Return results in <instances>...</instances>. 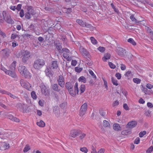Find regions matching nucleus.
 I'll return each instance as SVG.
<instances>
[{"instance_id":"72a5a7b5","label":"nucleus","mask_w":153,"mask_h":153,"mask_svg":"<svg viewBox=\"0 0 153 153\" xmlns=\"http://www.w3.org/2000/svg\"><path fill=\"white\" fill-rule=\"evenodd\" d=\"M30 149V147L29 145L27 144L25 145L23 150L24 152H26Z\"/></svg>"},{"instance_id":"09e8293b","label":"nucleus","mask_w":153,"mask_h":153,"mask_svg":"<svg viewBox=\"0 0 153 153\" xmlns=\"http://www.w3.org/2000/svg\"><path fill=\"white\" fill-rule=\"evenodd\" d=\"M69 53H63V56L64 58L68 59L69 58Z\"/></svg>"},{"instance_id":"4c0bfd02","label":"nucleus","mask_w":153,"mask_h":153,"mask_svg":"<svg viewBox=\"0 0 153 153\" xmlns=\"http://www.w3.org/2000/svg\"><path fill=\"white\" fill-rule=\"evenodd\" d=\"M90 39L91 40V42L93 45H96L97 44V40L94 37H91Z\"/></svg>"},{"instance_id":"13d9d810","label":"nucleus","mask_w":153,"mask_h":153,"mask_svg":"<svg viewBox=\"0 0 153 153\" xmlns=\"http://www.w3.org/2000/svg\"><path fill=\"white\" fill-rule=\"evenodd\" d=\"M53 111L55 113H56L58 112V111H59L58 109V107L57 106H55L53 108Z\"/></svg>"},{"instance_id":"6ab92c4d","label":"nucleus","mask_w":153,"mask_h":153,"mask_svg":"<svg viewBox=\"0 0 153 153\" xmlns=\"http://www.w3.org/2000/svg\"><path fill=\"white\" fill-rule=\"evenodd\" d=\"M27 12L30 14L32 15L33 16L35 14V12L33 9V7L31 6H29L27 7Z\"/></svg>"},{"instance_id":"5701e85b","label":"nucleus","mask_w":153,"mask_h":153,"mask_svg":"<svg viewBox=\"0 0 153 153\" xmlns=\"http://www.w3.org/2000/svg\"><path fill=\"white\" fill-rule=\"evenodd\" d=\"M16 62L14 61L9 66V69L13 71H15Z\"/></svg>"},{"instance_id":"aec40b11","label":"nucleus","mask_w":153,"mask_h":153,"mask_svg":"<svg viewBox=\"0 0 153 153\" xmlns=\"http://www.w3.org/2000/svg\"><path fill=\"white\" fill-rule=\"evenodd\" d=\"M26 78L30 79L31 77V74L29 71L27 69L25 72L22 74Z\"/></svg>"},{"instance_id":"ddd939ff","label":"nucleus","mask_w":153,"mask_h":153,"mask_svg":"<svg viewBox=\"0 0 153 153\" xmlns=\"http://www.w3.org/2000/svg\"><path fill=\"white\" fill-rule=\"evenodd\" d=\"M0 53L4 57L7 58L9 56L10 52L7 49L5 48L2 50L0 51Z\"/></svg>"},{"instance_id":"9b49d317","label":"nucleus","mask_w":153,"mask_h":153,"mask_svg":"<svg viewBox=\"0 0 153 153\" xmlns=\"http://www.w3.org/2000/svg\"><path fill=\"white\" fill-rule=\"evenodd\" d=\"M79 50L80 52L83 56L89 58L90 57V55L88 52L82 47H80Z\"/></svg>"},{"instance_id":"f704fd0d","label":"nucleus","mask_w":153,"mask_h":153,"mask_svg":"<svg viewBox=\"0 0 153 153\" xmlns=\"http://www.w3.org/2000/svg\"><path fill=\"white\" fill-rule=\"evenodd\" d=\"M103 125L105 127H109L110 124L106 120H104L103 121Z\"/></svg>"},{"instance_id":"7c9ffc66","label":"nucleus","mask_w":153,"mask_h":153,"mask_svg":"<svg viewBox=\"0 0 153 153\" xmlns=\"http://www.w3.org/2000/svg\"><path fill=\"white\" fill-rule=\"evenodd\" d=\"M86 78L83 76H80L78 79V81L79 82H83L84 83L86 82Z\"/></svg>"},{"instance_id":"a18cd8bd","label":"nucleus","mask_w":153,"mask_h":153,"mask_svg":"<svg viewBox=\"0 0 153 153\" xmlns=\"http://www.w3.org/2000/svg\"><path fill=\"white\" fill-rule=\"evenodd\" d=\"M62 52L61 53H69V51L68 49L66 48H63L62 49Z\"/></svg>"},{"instance_id":"20e7f679","label":"nucleus","mask_w":153,"mask_h":153,"mask_svg":"<svg viewBox=\"0 0 153 153\" xmlns=\"http://www.w3.org/2000/svg\"><path fill=\"white\" fill-rule=\"evenodd\" d=\"M16 106L18 109L23 113H27L29 112L28 107L26 104L19 103L17 104Z\"/></svg>"},{"instance_id":"338daca9","label":"nucleus","mask_w":153,"mask_h":153,"mask_svg":"<svg viewBox=\"0 0 153 153\" xmlns=\"http://www.w3.org/2000/svg\"><path fill=\"white\" fill-rule=\"evenodd\" d=\"M123 108L126 110H129V108L127 105L126 103H124L123 105Z\"/></svg>"},{"instance_id":"69168bd1","label":"nucleus","mask_w":153,"mask_h":153,"mask_svg":"<svg viewBox=\"0 0 153 153\" xmlns=\"http://www.w3.org/2000/svg\"><path fill=\"white\" fill-rule=\"evenodd\" d=\"M115 76L118 79H120L121 77V74L119 73H117L115 74Z\"/></svg>"},{"instance_id":"473e14b6","label":"nucleus","mask_w":153,"mask_h":153,"mask_svg":"<svg viewBox=\"0 0 153 153\" xmlns=\"http://www.w3.org/2000/svg\"><path fill=\"white\" fill-rule=\"evenodd\" d=\"M128 42L131 44L133 45H136V43L132 38H129L128 40Z\"/></svg>"},{"instance_id":"a878e982","label":"nucleus","mask_w":153,"mask_h":153,"mask_svg":"<svg viewBox=\"0 0 153 153\" xmlns=\"http://www.w3.org/2000/svg\"><path fill=\"white\" fill-rule=\"evenodd\" d=\"M36 124L39 126L41 127H44L45 126V123L42 120H40L39 122H37Z\"/></svg>"},{"instance_id":"3c124183","label":"nucleus","mask_w":153,"mask_h":153,"mask_svg":"<svg viewBox=\"0 0 153 153\" xmlns=\"http://www.w3.org/2000/svg\"><path fill=\"white\" fill-rule=\"evenodd\" d=\"M31 14L27 12L25 14V17L26 19H29L30 18Z\"/></svg>"},{"instance_id":"4be33fe9","label":"nucleus","mask_w":153,"mask_h":153,"mask_svg":"<svg viewBox=\"0 0 153 153\" xmlns=\"http://www.w3.org/2000/svg\"><path fill=\"white\" fill-rule=\"evenodd\" d=\"M110 57L111 54L107 53L104 54V56L102 58V60L104 62H106L107 60L109 59Z\"/></svg>"},{"instance_id":"6e6552de","label":"nucleus","mask_w":153,"mask_h":153,"mask_svg":"<svg viewBox=\"0 0 153 153\" xmlns=\"http://www.w3.org/2000/svg\"><path fill=\"white\" fill-rule=\"evenodd\" d=\"M81 133V131L78 129H73L71 131L70 134V136L74 138H75L79 136Z\"/></svg>"},{"instance_id":"c85d7f7f","label":"nucleus","mask_w":153,"mask_h":153,"mask_svg":"<svg viewBox=\"0 0 153 153\" xmlns=\"http://www.w3.org/2000/svg\"><path fill=\"white\" fill-rule=\"evenodd\" d=\"M45 72L46 75L49 77H50L52 76V73H51L50 69L49 68H47V69L45 70Z\"/></svg>"},{"instance_id":"ea45409f","label":"nucleus","mask_w":153,"mask_h":153,"mask_svg":"<svg viewBox=\"0 0 153 153\" xmlns=\"http://www.w3.org/2000/svg\"><path fill=\"white\" fill-rule=\"evenodd\" d=\"M133 81L135 83L138 84L140 83L141 80L138 78H134L133 79Z\"/></svg>"},{"instance_id":"bb28decb","label":"nucleus","mask_w":153,"mask_h":153,"mask_svg":"<svg viewBox=\"0 0 153 153\" xmlns=\"http://www.w3.org/2000/svg\"><path fill=\"white\" fill-rule=\"evenodd\" d=\"M113 128L115 131H119L120 130V126L119 124L115 123L113 125Z\"/></svg>"},{"instance_id":"f03ea898","label":"nucleus","mask_w":153,"mask_h":153,"mask_svg":"<svg viewBox=\"0 0 153 153\" xmlns=\"http://www.w3.org/2000/svg\"><path fill=\"white\" fill-rule=\"evenodd\" d=\"M45 64V61L42 59H38L34 61L33 67L36 69H40Z\"/></svg>"},{"instance_id":"423d86ee","label":"nucleus","mask_w":153,"mask_h":153,"mask_svg":"<svg viewBox=\"0 0 153 153\" xmlns=\"http://www.w3.org/2000/svg\"><path fill=\"white\" fill-rule=\"evenodd\" d=\"M7 13L5 11H4L2 12V15L5 21L7 23L13 24L14 23V21L11 19L10 15H6Z\"/></svg>"},{"instance_id":"864d4df0","label":"nucleus","mask_w":153,"mask_h":153,"mask_svg":"<svg viewBox=\"0 0 153 153\" xmlns=\"http://www.w3.org/2000/svg\"><path fill=\"white\" fill-rule=\"evenodd\" d=\"M72 12V9L70 8L66 9L64 11V12L67 13H70Z\"/></svg>"},{"instance_id":"58836bf2","label":"nucleus","mask_w":153,"mask_h":153,"mask_svg":"<svg viewBox=\"0 0 153 153\" xmlns=\"http://www.w3.org/2000/svg\"><path fill=\"white\" fill-rule=\"evenodd\" d=\"M31 96L32 98L33 99H36L37 98V96L34 91H32L31 93Z\"/></svg>"},{"instance_id":"7ed1b4c3","label":"nucleus","mask_w":153,"mask_h":153,"mask_svg":"<svg viewBox=\"0 0 153 153\" xmlns=\"http://www.w3.org/2000/svg\"><path fill=\"white\" fill-rule=\"evenodd\" d=\"M74 90L73 88L68 91L69 94L73 97H75L77 94H78L79 92L78 84L77 82H76L74 86Z\"/></svg>"},{"instance_id":"4468645a","label":"nucleus","mask_w":153,"mask_h":153,"mask_svg":"<svg viewBox=\"0 0 153 153\" xmlns=\"http://www.w3.org/2000/svg\"><path fill=\"white\" fill-rule=\"evenodd\" d=\"M54 44L56 47V49L57 50L59 53H61V50L62 49V46L59 42L57 40L56 41H54Z\"/></svg>"},{"instance_id":"2f4dec72","label":"nucleus","mask_w":153,"mask_h":153,"mask_svg":"<svg viewBox=\"0 0 153 153\" xmlns=\"http://www.w3.org/2000/svg\"><path fill=\"white\" fill-rule=\"evenodd\" d=\"M111 79V82L114 85L117 86L118 85L117 80L114 78L112 77Z\"/></svg>"},{"instance_id":"f3484780","label":"nucleus","mask_w":153,"mask_h":153,"mask_svg":"<svg viewBox=\"0 0 153 153\" xmlns=\"http://www.w3.org/2000/svg\"><path fill=\"white\" fill-rule=\"evenodd\" d=\"M65 87L68 91L73 88H74V84L72 82H67L65 84Z\"/></svg>"},{"instance_id":"37998d69","label":"nucleus","mask_w":153,"mask_h":153,"mask_svg":"<svg viewBox=\"0 0 153 153\" xmlns=\"http://www.w3.org/2000/svg\"><path fill=\"white\" fill-rule=\"evenodd\" d=\"M9 92L4 90L2 89H0V93L3 94H5L8 95V93Z\"/></svg>"},{"instance_id":"c03bdc74","label":"nucleus","mask_w":153,"mask_h":153,"mask_svg":"<svg viewBox=\"0 0 153 153\" xmlns=\"http://www.w3.org/2000/svg\"><path fill=\"white\" fill-rule=\"evenodd\" d=\"M80 150L84 153H87L88 151L87 148L85 147L81 148L80 149Z\"/></svg>"},{"instance_id":"e433bc0d","label":"nucleus","mask_w":153,"mask_h":153,"mask_svg":"<svg viewBox=\"0 0 153 153\" xmlns=\"http://www.w3.org/2000/svg\"><path fill=\"white\" fill-rule=\"evenodd\" d=\"M83 27H85L90 29H92L93 28V26L85 22V24L84 26H83Z\"/></svg>"},{"instance_id":"1a4fd4ad","label":"nucleus","mask_w":153,"mask_h":153,"mask_svg":"<svg viewBox=\"0 0 153 153\" xmlns=\"http://www.w3.org/2000/svg\"><path fill=\"white\" fill-rule=\"evenodd\" d=\"M57 82L58 85L61 87L64 88L65 83V79L62 75H61L58 76Z\"/></svg>"},{"instance_id":"412c9836","label":"nucleus","mask_w":153,"mask_h":153,"mask_svg":"<svg viewBox=\"0 0 153 153\" xmlns=\"http://www.w3.org/2000/svg\"><path fill=\"white\" fill-rule=\"evenodd\" d=\"M27 68L25 66L22 65L19 66V68L18 70L19 72L22 74L25 72V71L27 70Z\"/></svg>"},{"instance_id":"49530a36","label":"nucleus","mask_w":153,"mask_h":153,"mask_svg":"<svg viewBox=\"0 0 153 153\" xmlns=\"http://www.w3.org/2000/svg\"><path fill=\"white\" fill-rule=\"evenodd\" d=\"M97 49L100 51L101 52H103L105 50V48L102 47H99Z\"/></svg>"},{"instance_id":"2eb2a0df","label":"nucleus","mask_w":153,"mask_h":153,"mask_svg":"<svg viewBox=\"0 0 153 153\" xmlns=\"http://www.w3.org/2000/svg\"><path fill=\"white\" fill-rule=\"evenodd\" d=\"M116 52L119 56H123L124 53H126L125 50L120 47H118L117 48Z\"/></svg>"},{"instance_id":"5fc2aeb1","label":"nucleus","mask_w":153,"mask_h":153,"mask_svg":"<svg viewBox=\"0 0 153 153\" xmlns=\"http://www.w3.org/2000/svg\"><path fill=\"white\" fill-rule=\"evenodd\" d=\"M153 151V147L150 146L147 150L146 152L147 153H151Z\"/></svg>"},{"instance_id":"a211bd4d","label":"nucleus","mask_w":153,"mask_h":153,"mask_svg":"<svg viewBox=\"0 0 153 153\" xmlns=\"http://www.w3.org/2000/svg\"><path fill=\"white\" fill-rule=\"evenodd\" d=\"M6 74L9 75L13 78H15L17 77V75L14 71L9 70Z\"/></svg>"},{"instance_id":"bf43d9fd","label":"nucleus","mask_w":153,"mask_h":153,"mask_svg":"<svg viewBox=\"0 0 153 153\" xmlns=\"http://www.w3.org/2000/svg\"><path fill=\"white\" fill-rule=\"evenodd\" d=\"M131 71H127L126 74H125V76H126L128 77L131 75Z\"/></svg>"},{"instance_id":"f257e3e1","label":"nucleus","mask_w":153,"mask_h":153,"mask_svg":"<svg viewBox=\"0 0 153 153\" xmlns=\"http://www.w3.org/2000/svg\"><path fill=\"white\" fill-rule=\"evenodd\" d=\"M22 61L25 64L27 63V61L31 58V55L30 51L27 50H23L22 52Z\"/></svg>"},{"instance_id":"79ce46f5","label":"nucleus","mask_w":153,"mask_h":153,"mask_svg":"<svg viewBox=\"0 0 153 153\" xmlns=\"http://www.w3.org/2000/svg\"><path fill=\"white\" fill-rule=\"evenodd\" d=\"M146 131H144L140 132L139 134V136L140 137H143L144 135L146 134Z\"/></svg>"},{"instance_id":"6e6d98bb","label":"nucleus","mask_w":153,"mask_h":153,"mask_svg":"<svg viewBox=\"0 0 153 153\" xmlns=\"http://www.w3.org/2000/svg\"><path fill=\"white\" fill-rule=\"evenodd\" d=\"M108 65L111 68L114 69L116 67L115 65L111 62H109Z\"/></svg>"},{"instance_id":"c9c22d12","label":"nucleus","mask_w":153,"mask_h":153,"mask_svg":"<svg viewBox=\"0 0 153 153\" xmlns=\"http://www.w3.org/2000/svg\"><path fill=\"white\" fill-rule=\"evenodd\" d=\"M111 5L112 8L114 9V11L117 13L118 14L119 13L118 10L117 8L114 5L113 3H111Z\"/></svg>"},{"instance_id":"de8ad7c7","label":"nucleus","mask_w":153,"mask_h":153,"mask_svg":"<svg viewBox=\"0 0 153 153\" xmlns=\"http://www.w3.org/2000/svg\"><path fill=\"white\" fill-rule=\"evenodd\" d=\"M75 70L76 72L80 73L82 70V68L77 67L75 68Z\"/></svg>"},{"instance_id":"0eeeda50","label":"nucleus","mask_w":153,"mask_h":153,"mask_svg":"<svg viewBox=\"0 0 153 153\" xmlns=\"http://www.w3.org/2000/svg\"><path fill=\"white\" fill-rule=\"evenodd\" d=\"M87 108V104L86 103H84L81 106L79 115L80 116H82L86 113Z\"/></svg>"},{"instance_id":"0e129e2a","label":"nucleus","mask_w":153,"mask_h":153,"mask_svg":"<svg viewBox=\"0 0 153 153\" xmlns=\"http://www.w3.org/2000/svg\"><path fill=\"white\" fill-rule=\"evenodd\" d=\"M0 35L3 37V38L5 37H6V35L5 33L3 32L0 28Z\"/></svg>"},{"instance_id":"603ef678","label":"nucleus","mask_w":153,"mask_h":153,"mask_svg":"<svg viewBox=\"0 0 153 153\" xmlns=\"http://www.w3.org/2000/svg\"><path fill=\"white\" fill-rule=\"evenodd\" d=\"M19 16L21 18H22L24 17V13L23 10L21 9L20 10L19 13Z\"/></svg>"},{"instance_id":"e2e57ef3","label":"nucleus","mask_w":153,"mask_h":153,"mask_svg":"<svg viewBox=\"0 0 153 153\" xmlns=\"http://www.w3.org/2000/svg\"><path fill=\"white\" fill-rule=\"evenodd\" d=\"M142 91L146 94L148 92V90L147 89L144 87L143 86H142V88L141 89Z\"/></svg>"},{"instance_id":"a19ab883","label":"nucleus","mask_w":153,"mask_h":153,"mask_svg":"<svg viewBox=\"0 0 153 153\" xmlns=\"http://www.w3.org/2000/svg\"><path fill=\"white\" fill-rule=\"evenodd\" d=\"M89 74L92 76L94 80H95L96 79L97 77L93 71L91 70H89Z\"/></svg>"},{"instance_id":"9d476101","label":"nucleus","mask_w":153,"mask_h":153,"mask_svg":"<svg viewBox=\"0 0 153 153\" xmlns=\"http://www.w3.org/2000/svg\"><path fill=\"white\" fill-rule=\"evenodd\" d=\"M20 83L22 86L27 89H28L31 87L29 82L23 79H22L20 80Z\"/></svg>"},{"instance_id":"b1692460","label":"nucleus","mask_w":153,"mask_h":153,"mask_svg":"<svg viewBox=\"0 0 153 153\" xmlns=\"http://www.w3.org/2000/svg\"><path fill=\"white\" fill-rule=\"evenodd\" d=\"M52 88L55 91L59 92L60 91L59 86L57 84H54L52 85Z\"/></svg>"},{"instance_id":"39448f33","label":"nucleus","mask_w":153,"mask_h":153,"mask_svg":"<svg viewBox=\"0 0 153 153\" xmlns=\"http://www.w3.org/2000/svg\"><path fill=\"white\" fill-rule=\"evenodd\" d=\"M40 87L41 92L45 96H48L49 94V88L48 86L45 85L44 84L42 83Z\"/></svg>"},{"instance_id":"680f3d73","label":"nucleus","mask_w":153,"mask_h":153,"mask_svg":"<svg viewBox=\"0 0 153 153\" xmlns=\"http://www.w3.org/2000/svg\"><path fill=\"white\" fill-rule=\"evenodd\" d=\"M140 139L139 137H137L134 141V143L136 144H138L140 143Z\"/></svg>"},{"instance_id":"052dcab7","label":"nucleus","mask_w":153,"mask_h":153,"mask_svg":"<svg viewBox=\"0 0 153 153\" xmlns=\"http://www.w3.org/2000/svg\"><path fill=\"white\" fill-rule=\"evenodd\" d=\"M119 102L117 100L113 102L112 105L113 107H115L119 105Z\"/></svg>"},{"instance_id":"dca6fc26","label":"nucleus","mask_w":153,"mask_h":153,"mask_svg":"<svg viewBox=\"0 0 153 153\" xmlns=\"http://www.w3.org/2000/svg\"><path fill=\"white\" fill-rule=\"evenodd\" d=\"M59 63L56 61L52 62L50 68L51 69H56L58 67Z\"/></svg>"},{"instance_id":"c756f323","label":"nucleus","mask_w":153,"mask_h":153,"mask_svg":"<svg viewBox=\"0 0 153 153\" xmlns=\"http://www.w3.org/2000/svg\"><path fill=\"white\" fill-rule=\"evenodd\" d=\"M131 131L130 130L128 129L123 130L122 131L121 133L123 135H127L131 133Z\"/></svg>"},{"instance_id":"cd10ccee","label":"nucleus","mask_w":153,"mask_h":153,"mask_svg":"<svg viewBox=\"0 0 153 153\" xmlns=\"http://www.w3.org/2000/svg\"><path fill=\"white\" fill-rule=\"evenodd\" d=\"M76 22L80 25L83 27L85 24V22H84L82 20L79 19H77Z\"/></svg>"},{"instance_id":"774afa93","label":"nucleus","mask_w":153,"mask_h":153,"mask_svg":"<svg viewBox=\"0 0 153 153\" xmlns=\"http://www.w3.org/2000/svg\"><path fill=\"white\" fill-rule=\"evenodd\" d=\"M130 18L133 22H136V19L134 17V15H131L130 16Z\"/></svg>"},{"instance_id":"f8f14e48","label":"nucleus","mask_w":153,"mask_h":153,"mask_svg":"<svg viewBox=\"0 0 153 153\" xmlns=\"http://www.w3.org/2000/svg\"><path fill=\"white\" fill-rule=\"evenodd\" d=\"M137 125V122L132 121L128 123L126 126V128L128 129H131L135 127Z\"/></svg>"},{"instance_id":"8fccbe9b","label":"nucleus","mask_w":153,"mask_h":153,"mask_svg":"<svg viewBox=\"0 0 153 153\" xmlns=\"http://www.w3.org/2000/svg\"><path fill=\"white\" fill-rule=\"evenodd\" d=\"M81 134L79 136V138L80 139H82L84 138L86 136V134L85 133H82L81 132V133L80 134Z\"/></svg>"},{"instance_id":"393cba45","label":"nucleus","mask_w":153,"mask_h":153,"mask_svg":"<svg viewBox=\"0 0 153 153\" xmlns=\"http://www.w3.org/2000/svg\"><path fill=\"white\" fill-rule=\"evenodd\" d=\"M85 86L84 84H82L79 87V92L80 94L84 93L85 90Z\"/></svg>"},{"instance_id":"4d7b16f0","label":"nucleus","mask_w":153,"mask_h":153,"mask_svg":"<svg viewBox=\"0 0 153 153\" xmlns=\"http://www.w3.org/2000/svg\"><path fill=\"white\" fill-rule=\"evenodd\" d=\"M18 37V35L15 33H13L11 34V38L12 39H14Z\"/></svg>"}]
</instances>
